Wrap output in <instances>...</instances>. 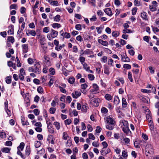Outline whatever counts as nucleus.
I'll use <instances>...</instances> for the list:
<instances>
[{
    "label": "nucleus",
    "instance_id": "1",
    "mask_svg": "<svg viewBox=\"0 0 159 159\" xmlns=\"http://www.w3.org/2000/svg\"><path fill=\"white\" fill-rule=\"evenodd\" d=\"M41 66L39 62L35 63L34 66L30 67L28 68L29 72H33L39 74L41 72Z\"/></svg>",
    "mask_w": 159,
    "mask_h": 159
},
{
    "label": "nucleus",
    "instance_id": "2",
    "mask_svg": "<svg viewBox=\"0 0 159 159\" xmlns=\"http://www.w3.org/2000/svg\"><path fill=\"white\" fill-rule=\"evenodd\" d=\"M58 34V32L57 31L51 29L50 33L47 34V36L48 39L50 41L52 40L53 38L56 37Z\"/></svg>",
    "mask_w": 159,
    "mask_h": 159
},
{
    "label": "nucleus",
    "instance_id": "3",
    "mask_svg": "<svg viewBox=\"0 0 159 159\" xmlns=\"http://www.w3.org/2000/svg\"><path fill=\"white\" fill-rule=\"evenodd\" d=\"M123 123L124 125V126L123 127L122 130L127 135H128L129 134V133H130L131 132L128 127V122L124 121L123 122Z\"/></svg>",
    "mask_w": 159,
    "mask_h": 159
},
{
    "label": "nucleus",
    "instance_id": "4",
    "mask_svg": "<svg viewBox=\"0 0 159 159\" xmlns=\"http://www.w3.org/2000/svg\"><path fill=\"white\" fill-rule=\"evenodd\" d=\"M45 66L48 67L52 65L49 58L46 55H44L43 57Z\"/></svg>",
    "mask_w": 159,
    "mask_h": 159
},
{
    "label": "nucleus",
    "instance_id": "5",
    "mask_svg": "<svg viewBox=\"0 0 159 159\" xmlns=\"http://www.w3.org/2000/svg\"><path fill=\"white\" fill-rule=\"evenodd\" d=\"M107 123L111 125H113L115 123L114 120L110 116H108L106 118Z\"/></svg>",
    "mask_w": 159,
    "mask_h": 159
},
{
    "label": "nucleus",
    "instance_id": "6",
    "mask_svg": "<svg viewBox=\"0 0 159 159\" xmlns=\"http://www.w3.org/2000/svg\"><path fill=\"white\" fill-rule=\"evenodd\" d=\"M5 110L7 113V115L10 116L11 115V111L8 108V101L6 100L4 102Z\"/></svg>",
    "mask_w": 159,
    "mask_h": 159
},
{
    "label": "nucleus",
    "instance_id": "7",
    "mask_svg": "<svg viewBox=\"0 0 159 159\" xmlns=\"http://www.w3.org/2000/svg\"><path fill=\"white\" fill-rule=\"evenodd\" d=\"M146 151H148V153H151L152 152V147L151 144H148L146 146Z\"/></svg>",
    "mask_w": 159,
    "mask_h": 159
},
{
    "label": "nucleus",
    "instance_id": "8",
    "mask_svg": "<svg viewBox=\"0 0 159 159\" xmlns=\"http://www.w3.org/2000/svg\"><path fill=\"white\" fill-rule=\"evenodd\" d=\"M141 17L143 20H148V16L147 15V13L144 11L142 12L141 13Z\"/></svg>",
    "mask_w": 159,
    "mask_h": 159
},
{
    "label": "nucleus",
    "instance_id": "9",
    "mask_svg": "<svg viewBox=\"0 0 159 159\" xmlns=\"http://www.w3.org/2000/svg\"><path fill=\"white\" fill-rule=\"evenodd\" d=\"M103 68L104 73L107 75H108L110 73L109 67L107 66L104 65Z\"/></svg>",
    "mask_w": 159,
    "mask_h": 159
},
{
    "label": "nucleus",
    "instance_id": "10",
    "mask_svg": "<svg viewBox=\"0 0 159 159\" xmlns=\"http://www.w3.org/2000/svg\"><path fill=\"white\" fill-rule=\"evenodd\" d=\"M81 93L78 91H76L75 93H72V97L74 98H77L78 97L81 95Z\"/></svg>",
    "mask_w": 159,
    "mask_h": 159
},
{
    "label": "nucleus",
    "instance_id": "11",
    "mask_svg": "<svg viewBox=\"0 0 159 159\" xmlns=\"http://www.w3.org/2000/svg\"><path fill=\"white\" fill-rule=\"evenodd\" d=\"M104 11L109 16H111L113 14L111 9L110 8H107L105 9Z\"/></svg>",
    "mask_w": 159,
    "mask_h": 159
},
{
    "label": "nucleus",
    "instance_id": "12",
    "mask_svg": "<svg viewBox=\"0 0 159 159\" xmlns=\"http://www.w3.org/2000/svg\"><path fill=\"white\" fill-rule=\"evenodd\" d=\"M91 102L95 107H98L99 105L98 100L97 99H93L92 100Z\"/></svg>",
    "mask_w": 159,
    "mask_h": 159
},
{
    "label": "nucleus",
    "instance_id": "13",
    "mask_svg": "<svg viewBox=\"0 0 159 159\" xmlns=\"http://www.w3.org/2000/svg\"><path fill=\"white\" fill-rule=\"evenodd\" d=\"M23 51L24 53L27 52L28 51V44H23L22 45Z\"/></svg>",
    "mask_w": 159,
    "mask_h": 159
},
{
    "label": "nucleus",
    "instance_id": "14",
    "mask_svg": "<svg viewBox=\"0 0 159 159\" xmlns=\"http://www.w3.org/2000/svg\"><path fill=\"white\" fill-rule=\"evenodd\" d=\"M9 30L8 33H10V34H14V25H11L8 27Z\"/></svg>",
    "mask_w": 159,
    "mask_h": 159
},
{
    "label": "nucleus",
    "instance_id": "15",
    "mask_svg": "<svg viewBox=\"0 0 159 159\" xmlns=\"http://www.w3.org/2000/svg\"><path fill=\"white\" fill-rule=\"evenodd\" d=\"M88 108V107L86 105V104L82 105L81 108V111L84 113H86Z\"/></svg>",
    "mask_w": 159,
    "mask_h": 159
},
{
    "label": "nucleus",
    "instance_id": "16",
    "mask_svg": "<svg viewBox=\"0 0 159 159\" xmlns=\"http://www.w3.org/2000/svg\"><path fill=\"white\" fill-rule=\"evenodd\" d=\"M21 122L23 125H27L29 124V123L27 121V120H25V118L22 116H21Z\"/></svg>",
    "mask_w": 159,
    "mask_h": 159
},
{
    "label": "nucleus",
    "instance_id": "17",
    "mask_svg": "<svg viewBox=\"0 0 159 159\" xmlns=\"http://www.w3.org/2000/svg\"><path fill=\"white\" fill-rule=\"evenodd\" d=\"M98 43L102 45L107 46L108 45V43L106 41H104L101 39H98Z\"/></svg>",
    "mask_w": 159,
    "mask_h": 159
},
{
    "label": "nucleus",
    "instance_id": "18",
    "mask_svg": "<svg viewBox=\"0 0 159 159\" xmlns=\"http://www.w3.org/2000/svg\"><path fill=\"white\" fill-rule=\"evenodd\" d=\"M26 34L27 35L29 36L30 35H31L32 36H35L36 34V33L35 31L34 30H31L29 31V33H26Z\"/></svg>",
    "mask_w": 159,
    "mask_h": 159
},
{
    "label": "nucleus",
    "instance_id": "19",
    "mask_svg": "<svg viewBox=\"0 0 159 159\" xmlns=\"http://www.w3.org/2000/svg\"><path fill=\"white\" fill-rule=\"evenodd\" d=\"M114 103L116 105L120 103L119 98L117 96H115L114 97Z\"/></svg>",
    "mask_w": 159,
    "mask_h": 159
},
{
    "label": "nucleus",
    "instance_id": "20",
    "mask_svg": "<svg viewBox=\"0 0 159 159\" xmlns=\"http://www.w3.org/2000/svg\"><path fill=\"white\" fill-rule=\"evenodd\" d=\"M122 102V107L124 108L126 107H127V103L126 99L124 98H123Z\"/></svg>",
    "mask_w": 159,
    "mask_h": 159
},
{
    "label": "nucleus",
    "instance_id": "21",
    "mask_svg": "<svg viewBox=\"0 0 159 159\" xmlns=\"http://www.w3.org/2000/svg\"><path fill=\"white\" fill-rule=\"evenodd\" d=\"M148 125L150 129L151 130H153L154 129V125L153 121L152 120L148 121Z\"/></svg>",
    "mask_w": 159,
    "mask_h": 159
},
{
    "label": "nucleus",
    "instance_id": "22",
    "mask_svg": "<svg viewBox=\"0 0 159 159\" xmlns=\"http://www.w3.org/2000/svg\"><path fill=\"white\" fill-rule=\"evenodd\" d=\"M61 19V17L60 16L57 15H56V16L53 17V20L54 21L59 22Z\"/></svg>",
    "mask_w": 159,
    "mask_h": 159
},
{
    "label": "nucleus",
    "instance_id": "23",
    "mask_svg": "<svg viewBox=\"0 0 159 159\" xmlns=\"http://www.w3.org/2000/svg\"><path fill=\"white\" fill-rule=\"evenodd\" d=\"M52 26L54 28H57L58 29L61 27V25L57 23H54L52 24Z\"/></svg>",
    "mask_w": 159,
    "mask_h": 159
},
{
    "label": "nucleus",
    "instance_id": "24",
    "mask_svg": "<svg viewBox=\"0 0 159 159\" xmlns=\"http://www.w3.org/2000/svg\"><path fill=\"white\" fill-rule=\"evenodd\" d=\"M30 150L29 147L27 146L25 150V156L28 157L30 153Z\"/></svg>",
    "mask_w": 159,
    "mask_h": 159
},
{
    "label": "nucleus",
    "instance_id": "25",
    "mask_svg": "<svg viewBox=\"0 0 159 159\" xmlns=\"http://www.w3.org/2000/svg\"><path fill=\"white\" fill-rule=\"evenodd\" d=\"M25 146V143L23 142L20 143V145L18 147V149L22 151Z\"/></svg>",
    "mask_w": 159,
    "mask_h": 159
},
{
    "label": "nucleus",
    "instance_id": "26",
    "mask_svg": "<svg viewBox=\"0 0 159 159\" xmlns=\"http://www.w3.org/2000/svg\"><path fill=\"white\" fill-rule=\"evenodd\" d=\"M11 76H8L6 78V82L7 84H10L11 83Z\"/></svg>",
    "mask_w": 159,
    "mask_h": 159
},
{
    "label": "nucleus",
    "instance_id": "27",
    "mask_svg": "<svg viewBox=\"0 0 159 159\" xmlns=\"http://www.w3.org/2000/svg\"><path fill=\"white\" fill-rule=\"evenodd\" d=\"M121 57V60L122 61H123L125 60V57L127 56L126 53L124 52H121L120 54Z\"/></svg>",
    "mask_w": 159,
    "mask_h": 159
},
{
    "label": "nucleus",
    "instance_id": "28",
    "mask_svg": "<svg viewBox=\"0 0 159 159\" xmlns=\"http://www.w3.org/2000/svg\"><path fill=\"white\" fill-rule=\"evenodd\" d=\"M75 79L73 77H70L68 80V81L69 83L73 84L75 81Z\"/></svg>",
    "mask_w": 159,
    "mask_h": 159
},
{
    "label": "nucleus",
    "instance_id": "29",
    "mask_svg": "<svg viewBox=\"0 0 159 159\" xmlns=\"http://www.w3.org/2000/svg\"><path fill=\"white\" fill-rule=\"evenodd\" d=\"M105 98L106 100L108 101H110L112 99V97L111 95L109 94H106L105 95Z\"/></svg>",
    "mask_w": 159,
    "mask_h": 159
},
{
    "label": "nucleus",
    "instance_id": "30",
    "mask_svg": "<svg viewBox=\"0 0 159 159\" xmlns=\"http://www.w3.org/2000/svg\"><path fill=\"white\" fill-rule=\"evenodd\" d=\"M10 148H2L1 150L2 152H4L5 153H8L9 152Z\"/></svg>",
    "mask_w": 159,
    "mask_h": 159
},
{
    "label": "nucleus",
    "instance_id": "31",
    "mask_svg": "<svg viewBox=\"0 0 159 159\" xmlns=\"http://www.w3.org/2000/svg\"><path fill=\"white\" fill-rule=\"evenodd\" d=\"M53 124L55 125L57 129L59 130L60 128V125L59 123L57 122H55Z\"/></svg>",
    "mask_w": 159,
    "mask_h": 159
},
{
    "label": "nucleus",
    "instance_id": "32",
    "mask_svg": "<svg viewBox=\"0 0 159 159\" xmlns=\"http://www.w3.org/2000/svg\"><path fill=\"white\" fill-rule=\"evenodd\" d=\"M65 45L64 44H62V45H59L57 47H55V49L56 50H57V51H59L60 50L61 48H63L65 46Z\"/></svg>",
    "mask_w": 159,
    "mask_h": 159
},
{
    "label": "nucleus",
    "instance_id": "33",
    "mask_svg": "<svg viewBox=\"0 0 159 159\" xmlns=\"http://www.w3.org/2000/svg\"><path fill=\"white\" fill-rule=\"evenodd\" d=\"M7 40L9 42H11V43H13L15 41L14 39L13 36H9Z\"/></svg>",
    "mask_w": 159,
    "mask_h": 159
},
{
    "label": "nucleus",
    "instance_id": "34",
    "mask_svg": "<svg viewBox=\"0 0 159 159\" xmlns=\"http://www.w3.org/2000/svg\"><path fill=\"white\" fill-rule=\"evenodd\" d=\"M63 139L65 140L67 139V138H70L66 132H64L63 133L62 135Z\"/></svg>",
    "mask_w": 159,
    "mask_h": 159
},
{
    "label": "nucleus",
    "instance_id": "35",
    "mask_svg": "<svg viewBox=\"0 0 159 159\" xmlns=\"http://www.w3.org/2000/svg\"><path fill=\"white\" fill-rule=\"evenodd\" d=\"M10 8L11 10L12 9H17L18 7L16 4H13L10 6Z\"/></svg>",
    "mask_w": 159,
    "mask_h": 159
},
{
    "label": "nucleus",
    "instance_id": "36",
    "mask_svg": "<svg viewBox=\"0 0 159 159\" xmlns=\"http://www.w3.org/2000/svg\"><path fill=\"white\" fill-rule=\"evenodd\" d=\"M75 28L78 30H81L82 29V26L80 24H78L75 25Z\"/></svg>",
    "mask_w": 159,
    "mask_h": 159
},
{
    "label": "nucleus",
    "instance_id": "37",
    "mask_svg": "<svg viewBox=\"0 0 159 159\" xmlns=\"http://www.w3.org/2000/svg\"><path fill=\"white\" fill-rule=\"evenodd\" d=\"M120 34L117 31H114L112 32V35L113 37H116L118 36Z\"/></svg>",
    "mask_w": 159,
    "mask_h": 159
},
{
    "label": "nucleus",
    "instance_id": "38",
    "mask_svg": "<svg viewBox=\"0 0 159 159\" xmlns=\"http://www.w3.org/2000/svg\"><path fill=\"white\" fill-rule=\"evenodd\" d=\"M50 31V28L48 27H44L43 29V32L45 33H48Z\"/></svg>",
    "mask_w": 159,
    "mask_h": 159
},
{
    "label": "nucleus",
    "instance_id": "39",
    "mask_svg": "<svg viewBox=\"0 0 159 159\" xmlns=\"http://www.w3.org/2000/svg\"><path fill=\"white\" fill-rule=\"evenodd\" d=\"M128 78L130 82H133V80L132 76V74L130 72H128Z\"/></svg>",
    "mask_w": 159,
    "mask_h": 159
},
{
    "label": "nucleus",
    "instance_id": "40",
    "mask_svg": "<svg viewBox=\"0 0 159 159\" xmlns=\"http://www.w3.org/2000/svg\"><path fill=\"white\" fill-rule=\"evenodd\" d=\"M134 4L135 6H141V4L139 1L138 0H134Z\"/></svg>",
    "mask_w": 159,
    "mask_h": 159
},
{
    "label": "nucleus",
    "instance_id": "41",
    "mask_svg": "<svg viewBox=\"0 0 159 159\" xmlns=\"http://www.w3.org/2000/svg\"><path fill=\"white\" fill-rule=\"evenodd\" d=\"M38 92L40 93H42L43 92V88L41 86L39 87L37 89Z\"/></svg>",
    "mask_w": 159,
    "mask_h": 159
},
{
    "label": "nucleus",
    "instance_id": "42",
    "mask_svg": "<svg viewBox=\"0 0 159 159\" xmlns=\"http://www.w3.org/2000/svg\"><path fill=\"white\" fill-rule=\"evenodd\" d=\"M113 125L108 124L106 125V128L109 130H112L113 129Z\"/></svg>",
    "mask_w": 159,
    "mask_h": 159
},
{
    "label": "nucleus",
    "instance_id": "43",
    "mask_svg": "<svg viewBox=\"0 0 159 159\" xmlns=\"http://www.w3.org/2000/svg\"><path fill=\"white\" fill-rule=\"evenodd\" d=\"M84 68L86 70V71L89 70L90 67L89 66H88V65L86 63H85L82 64Z\"/></svg>",
    "mask_w": 159,
    "mask_h": 159
},
{
    "label": "nucleus",
    "instance_id": "44",
    "mask_svg": "<svg viewBox=\"0 0 159 159\" xmlns=\"http://www.w3.org/2000/svg\"><path fill=\"white\" fill-rule=\"evenodd\" d=\"M41 145V143L38 141H36L35 142L34 146L35 148H38Z\"/></svg>",
    "mask_w": 159,
    "mask_h": 159
},
{
    "label": "nucleus",
    "instance_id": "45",
    "mask_svg": "<svg viewBox=\"0 0 159 159\" xmlns=\"http://www.w3.org/2000/svg\"><path fill=\"white\" fill-rule=\"evenodd\" d=\"M79 60L82 64L85 63L84 62L85 58L83 57H80L79 58Z\"/></svg>",
    "mask_w": 159,
    "mask_h": 159
},
{
    "label": "nucleus",
    "instance_id": "46",
    "mask_svg": "<svg viewBox=\"0 0 159 159\" xmlns=\"http://www.w3.org/2000/svg\"><path fill=\"white\" fill-rule=\"evenodd\" d=\"M97 20V18L96 17V16L95 15H94L90 19V20L91 21H95Z\"/></svg>",
    "mask_w": 159,
    "mask_h": 159
},
{
    "label": "nucleus",
    "instance_id": "47",
    "mask_svg": "<svg viewBox=\"0 0 159 159\" xmlns=\"http://www.w3.org/2000/svg\"><path fill=\"white\" fill-rule=\"evenodd\" d=\"M56 110V108L51 107L49 109V112L51 114H54Z\"/></svg>",
    "mask_w": 159,
    "mask_h": 159
},
{
    "label": "nucleus",
    "instance_id": "48",
    "mask_svg": "<svg viewBox=\"0 0 159 159\" xmlns=\"http://www.w3.org/2000/svg\"><path fill=\"white\" fill-rule=\"evenodd\" d=\"M123 67L127 69H130L131 68V66L128 64H125L123 65Z\"/></svg>",
    "mask_w": 159,
    "mask_h": 159
},
{
    "label": "nucleus",
    "instance_id": "49",
    "mask_svg": "<svg viewBox=\"0 0 159 159\" xmlns=\"http://www.w3.org/2000/svg\"><path fill=\"white\" fill-rule=\"evenodd\" d=\"M137 8L136 7H134L132 10V15H134L136 14Z\"/></svg>",
    "mask_w": 159,
    "mask_h": 159
},
{
    "label": "nucleus",
    "instance_id": "50",
    "mask_svg": "<svg viewBox=\"0 0 159 159\" xmlns=\"http://www.w3.org/2000/svg\"><path fill=\"white\" fill-rule=\"evenodd\" d=\"M93 85V91H97L98 90V87L96 84H94Z\"/></svg>",
    "mask_w": 159,
    "mask_h": 159
},
{
    "label": "nucleus",
    "instance_id": "51",
    "mask_svg": "<svg viewBox=\"0 0 159 159\" xmlns=\"http://www.w3.org/2000/svg\"><path fill=\"white\" fill-rule=\"evenodd\" d=\"M113 60L111 59L110 58L109 59L108 61V64L109 65H111V66H113Z\"/></svg>",
    "mask_w": 159,
    "mask_h": 159
},
{
    "label": "nucleus",
    "instance_id": "52",
    "mask_svg": "<svg viewBox=\"0 0 159 159\" xmlns=\"http://www.w3.org/2000/svg\"><path fill=\"white\" fill-rule=\"evenodd\" d=\"M123 141L125 144H128L130 142V139L127 138H123Z\"/></svg>",
    "mask_w": 159,
    "mask_h": 159
},
{
    "label": "nucleus",
    "instance_id": "53",
    "mask_svg": "<svg viewBox=\"0 0 159 159\" xmlns=\"http://www.w3.org/2000/svg\"><path fill=\"white\" fill-rule=\"evenodd\" d=\"M50 4L52 5L57 6L58 5V2L56 1H51Z\"/></svg>",
    "mask_w": 159,
    "mask_h": 159
},
{
    "label": "nucleus",
    "instance_id": "54",
    "mask_svg": "<svg viewBox=\"0 0 159 159\" xmlns=\"http://www.w3.org/2000/svg\"><path fill=\"white\" fill-rule=\"evenodd\" d=\"M102 112L104 114H106L108 112L107 109L105 107H103L101 109Z\"/></svg>",
    "mask_w": 159,
    "mask_h": 159
},
{
    "label": "nucleus",
    "instance_id": "55",
    "mask_svg": "<svg viewBox=\"0 0 159 159\" xmlns=\"http://www.w3.org/2000/svg\"><path fill=\"white\" fill-rule=\"evenodd\" d=\"M151 27L154 33H156V32L159 31V29H158L157 27H153L152 26Z\"/></svg>",
    "mask_w": 159,
    "mask_h": 159
},
{
    "label": "nucleus",
    "instance_id": "56",
    "mask_svg": "<svg viewBox=\"0 0 159 159\" xmlns=\"http://www.w3.org/2000/svg\"><path fill=\"white\" fill-rule=\"evenodd\" d=\"M66 145L68 146H70L71 144V142L70 138H69L68 140L66 142Z\"/></svg>",
    "mask_w": 159,
    "mask_h": 159
},
{
    "label": "nucleus",
    "instance_id": "57",
    "mask_svg": "<svg viewBox=\"0 0 159 159\" xmlns=\"http://www.w3.org/2000/svg\"><path fill=\"white\" fill-rule=\"evenodd\" d=\"M49 71L51 72V74L52 75H54L55 73V70L53 68H51L49 69Z\"/></svg>",
    "mask_w": 159,
    "mask_h": 159
},
{
    "label": "nucleus",
    "instance_id": "58",
    "mask_svg": "<svg viewBox=\"0 0 159 159\" xmlns=\"http://www.w3.org/2000/svg\"><path fill=\"white\" fill-rule=\"evenodd\" d=\"M146 118L148 121H150L152 120V117L151 115L149 114H147L146 115Z\"/></svg>",
    "mask_w": 159,
    "mask_h": 159
},
{
    "label": "nucleus",
    "instance_id": "59",
    "mask_svg": "<svg viewBox=\"0 0 159 159\" xmlns=\"http://www.w3.org/2000/svg\"><path fill=\"white\" fill-rule=\"evenodd\" d=\"M88 77L89 78V79L91 80H94V76L93 75L91 74L88 75Z\"/></svg>",
    "mask_w": 159,
    "mask_h": 159
},
{
    "label": "nucleus",
    "instance_id": "60",
    "mask_svg": "<svg viewBox=\"0 0 159 159\" xmlns=\"http://www.w3.org/2000/svg\"><path fill=\"white\" fill-rule=\"evenodd\" d=\"M71 122V120L70 119H67L65 121V123L66 125H69L70 124Z\"/></svg>",
    "mask_w": 159,
    "mask_h": 159
},
{
    "label": "nucleus",
    "instance_id": "61",
    "mask_svg": "<svg viewBox=\"0 0 159 159\" xmlns=\"http://www.w3.org/2000/svg\"><path fill=\"white\" fill-rule=\"evenodd\" d=\"M64 36L65 38L66 39H68L70 37V34L67 32H65L64 34Z\"/></svg>",
    "mask_w": 159,
    "mask_h": 159
},
{
    "label": "nucleus",
    "instance_id": "62",
    "mask_svg": "<svg viewBox=\"0 0 159 159\" xmlns=\"http://www.w3.org/2000/svg\"><path fill=\"white\" fill-rule=\"evenodd\" d=\"M101 61L104 63H106L107 61V58L106 56H104L102 57Z\"/></svg>",
    "mask_w": 159,
    "mask_h": 159
},
{
    "label": "nucleus",
    "instance_id": "63",
    "mask_svg": "<svg viewBox=\"0 0 159 159\" xmlns=\"http://www.w3.org/2000/svg\"><path fill=\"white\" fill-rule=\"evenodd\" d=\"M89 136V138L90 139H92L93 140H94L95 139V137L94 135L92 134H88Z\"/></svg>",
    "mask_w": 159,
    "mask_h": 159
},
{
    "label": "nucleus",
    "instance_id": "64",
    "mask_svg": "<svg viewBox=\"0 0 159 159\" xmlns=\"http://www.w3.org/2000/svg\"><path fill=\"white\" fill-rule=\"evenodd\" d=\"M34 112L35 115L38 116L39 114V111L37 109H35L34 110Z\"/></svg>",
    "mask_w": 159,
    "mask_h": 159
}]
</instances>
